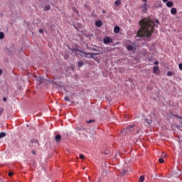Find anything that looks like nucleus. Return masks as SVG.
<instances>
[{
  "mask_svg": "<svg viewBox=\"0 0 182 182\" xmlns=\"http://www.w3.org/2000/svg\"><path fill=\"white\" fill-rule=\"evenodd\" d=\"M159 163H164V159H163V158H160L159 159Z\"/></svg>",
  "mask_w": 182,
  "mask_h": 182,
  "instance_id": "obj_23",
  "label": "nucleus"
},
{
  "mask_svg": "<svg viewBox=\"0 0 182 182\" xmlns=\"http://www.w3.org/2000/svg\"><path fill=\"white\" fill-rule=\"evenodd\" d=\"M64 100L65 102H70V98L69 97V96L66 95L65 97H64Z\"/></svg>",
  "mask_w": 182,
  "mask_h": 182,
  "instance_id": "obj_16",
  "label": "nucleus"
},
{
  "mask_svg": "<svg viewBox=\"0 0 182 182\" xmlns=\"http://www.w3.org/2000/svg\"><path fill=\"white\" fill-rule=\"evenodd\" d=\"M167 154H166L164 152L162 153V157H166Z\"/></svg>",
  "mask_w": 182,
  "mask_h": 182,
  "instance_id": "obj_29",
  "label": "nucleus"
},
{
  "mask_svg": "<svg viewBox=\"0 0 182 182\" xmlns=\"http://www.w3.org/2000/svg\"><path fill=\"white\" fill-rule=\"evenodd\" d=\"M93 50H96V49L93 48Z\"/></svg>",
  "mask_w": 182,
  "mask_h": 182,
  "instance_id": "obj_41",
  "label": "nucleus"
},
{
  "mask_svg": "<svg viewBox=\"0 0 182 182\" xmlns=\"http://www.w3.org/2000/svg\"><path fill=\"white\" fill-rule=\"evenodd\" d=\"M2 75V70L0 69V76Z\"/></svg>",
  "mask_w": 182,
  "mask_h": 182,
  "instance_id": "obj_34",
  "label": "nucleus"
},
{
  "mask_svg": "<svg viewBox=\"0 0 182 182\" xmlns=\"http://www.w3.org/2000/svg\"><path fill=\"white\" fill-rule=\"evenodd\" d=\"M3 100H4V102H6V97H4Z\"/></svg>",
  "mask_w": 182,
  "mask_h": 182,
  "instance_id": "obj_32",
  "label": "nucleus"
},
{
  "mask_svg": "<svg viewBox=\"0 0 182 182\" xmlns=\"http://www.w3.org/2000/svg\"><path fill=\"white\" fill-rule=\"evenodd\" d=\"M77 66H78V68H82V66H83V62L82 61H78L77 62Z\"/></svg>",
  "mask_w": 182,
  "mask_h": 182,
  "instance_id": "obj_14",
  "label": "nucleus"
},
{
  "mask_svg": "<svg viewBox=\"0 0 182 182\" xmlns=\"http://www.w3.org/2000/svg\"><path fill=\"white\" fill-rule=\"evenodd\" d=\"M80 159H81V160H85V156H83V154H80Z\"/></svg>",
  "mask_w": 182,
  "mask_h": 182,
  "instance_id": "obj_22",
  "label": "nucleus"
},
{
  "mask_svg": "<svg viewBox=\"0 0 182 182\" xmlns=\"http://www.w3.org/2000/svg\"><path fill=\"white\" fill-rule=\"evenodd\" d=\"M5 38V34L3 32H0V39H4Z\"/></svg>",
  "mask_w": 182,
  "mask_h": 182,
  "instance_id": "obj_18",
  "label": "nucleus"
},
{
  "mask_svg": "<svg viewBox=\"0 0 182 182\" xmlns=\"http://www.w3.org/2000/svg\"><path fill=\"white\" fill-rule=\"evenodd\" d=\"M9 177H12L14 176V173L9 172Z\"/></svg>",
  "mask_w": 182,
  "mask_h": 182,
  "instance_id": "obj_26",
  "label": "nucleus"
},
{
  "mask_svg": "<svg viewBox=\"0 0 182 182\" xmlns=\"http://www.w3.org/2000/svg\"><path fill=\"white\" fill-rule=\"evenodd\" d=\"M176 117H178V119H182V117H178V116H176Z\"/></svg>",
  "mask_w": 182,
  "mask_h": 182,
  "instance_id": "obj_36",
  "label": "nucleus"
},
{
  "mask_svg": "<svg viewBox=\"0 0 182 182\" xmlns=\"http://www.w3.org/2000/svg\"><path fill=\"white\" fill-rule=\"evenodd\" d=\"M141 28L138 31L136 36L139 38L146 36L150 38L154 32V21L151 18H144L139 21Z\"/></svg>",
  "mask_w": 182,
  "mask_h": 182,
  "instance_id": "obj_1",
  "label": "nucleus"
},
{
  "mask_svg": "<svg viewBox=\"0 0 182 182\" xmlns=\"http://www.w3.org/2000/svg\"><path fill=\"white\" fill-rule=\"evenodd\" d=\"M154 65H159V61H155V62L154 63Z\"/></svg>",
  "mask_w": 182,
  "mask_h": 182,
  "instance_id": "obj_31",
  "label": "nucleus"
},
{
  "mask_svg": "<svg viewBox=\"0 0 182 182\" xmlns=\"http://www.w3.org/2000/svg\"><path fill=\"white\" fill-rule=\"evenodd\" d=\"M147 6V2H145L144 4L142 6V8H146Z\"/></svg>",
  "mask_w": 182,
  "mask_h": 182,
  "instance_id": "obj_27",
  "label": "nucleus"
},
{
  "mask_svg": "<svg viewBox=\"0 0 182 182\" xmlns=\"http://www.w3.org/2000/svg\"><path fill=\"white\" fill-rule=\"evenodd\" d=\"M32 154H36V152L35 151H32Z\"/></svg>",
  "mask_w": 182,
  "mask_h": 182,
  "instance_id": "obj_33",
  "label": "nucleus"
},
{
  "mask_svg": "<svg viewBox=\"0 0 182 182\" xmlns=\"http://www.w3.org/2000/svg\"><path fill=\"white\" fill-rule=\"evenodd\" d=\"M154 73L157 74L160 73V68H159V66H154L153 68Z\"/></svg>",
  "mask_w": 182,
  "mask_h": 182,
  "instance_id": "obj_4",
  "label": "nucleus"
},
{
  "mask_svg": "<svg viewBox=\"0 0 182 182\" xmlns=\"http://www.w3.org/2000/svg\"><path fill=\"white\" fill-rule=\"evenodd\" d=\"M5 136H6V133H5V132L0 133V139L5 137Z\"/></svg>",
  "mask_w": 182,
  "mask_h": 182,
  "instance_id": "obj_15",
  "label": "nucleus"
},
{
  "mask_svg": "<svg viewBox=\"0 0 182 182\" xmlns=\"http://www.w3.org/2000/svg\"><path fill=\"white\" fill-rule=\"evenodd\" d=\"M179 69H180L181 70H182V63H180V64H179Z\"/></svg>",
  "mask_w": 182,
  "mask_h": 182,
  "instance_id": "obj_30",
  "label": "nucleus"
},
{
  "mask_svg": "<svg viewBox=\"0 0 182 182\" xmlns=\"http://www.w3.org/2000/svg\"><path fill=\"white\" fill-rule=\"evenodd\" d=\"M139 132H140V129L137 130V131H136V134H139Z\"/></svg>",
  "mask_w": 182,
  "mask_h": 182,
  "instance_id": "obj_38",
  "label": "nucleus"
},
{
  "mask_svg": "<svg viewBox=\"0 0 182 182\" xmlns=\"http://www.w3.org/2000/svg\"><path fill=\"white\" fill-rule=\"evenodd\" d=\"M121 4H122V1L120 0H117L114 1V5H116V6H120Z\"/></svg>",
  "mask_w": 182,
  "mask_h": 182,
  "instance_id": "obj_9",
  "label": "nucleus"
},
{
  "mask_svg": "<svg viewBox=\"0 0 182 182\" xmlns=\"http://www.w3.org/2000/svg\"><path fill=\"white\" fill-rule=\"evenodd\" d=\"M95 119H90L89 121H86V123L90 124L91 123H95Z\"/></svg>",
  "mask_w": 182,
  "mask_h": 182,
  "instance_id": "obj_17",
  "label": "nucleus"
},
{
  "mask_svg": "<svg viewBox=\"0 0 182 182\" xmlns=\"http://www.w3.org/2000/svg\"><path fill=\"white\" fill-rule=\"evenodd\" d=\"M114 33H119L120 32V27L115 26L114 28Z\"/></svg>",
  "mask_w": 182,
  "mask_h": 182,
  "instance_id": "obj_7",
  "label": "nucleus"
},
{
  "mask_svg": "<svg viewBox=\"0 0 182 182\" xmlns=\"http://www.w3.org/2000/svg\"><path fill=\"white\" fill-rule=\"evenodd\" d=\"M2 113H4V109L3 108L0 109V116H2Z\"/></svg>",
  "mask_w": 182,
  "mask_h": 182,
  "instance_id": "obj_24",
  "label": "nucleus"
},
{
  "mask_svg": "<svg viewBox=\"0 0 182 182\" xmlns=\"http://www.w3.org/2000/svg\"><path fill=\"white\" fill-rule=\"evenodd\" d=\"M160 7H161V5H159Z\"/></svg>",
  "mask_w": 182,
  "mask_h": 182,
  "instance_id": "obj_42",
  "label": "nucleus"
},
{
  "mask_svg": "<svg viewBox=\"0 0 182 182\" xmlns=\"http://www.w3.org/2000/svg\"><path fill=\"white\" fill-rule=\"evenodd\" d=\"M155 23H157L158 25L160 23V21H159V19H156V20L155 21Z\"/></svg>",
  "mask_w": 182,
  "mask_h": 182,
  "instance_id": "obj_28",
  "label": "nucleus"
},
{
  "mask_svg": "<svg viewBox=\"0 0 182 182\" xmlns=\"http://www.w3.org/2000/svg\"><path fill=\"white\" fill-rule=\"evenodd\" d=\"M171 14H172V15H176V14H177V9L176 8H172L171 9Z\"/></svg>",
  "mask_w": 182,
  "mask_h": 182,
  "instance_id": "obj_8",
  "label": "nucleus"
},
{
  "mask_svg": "<svg viewBox=\"0 0 182 182\" xmlns=\"http://www.w3.org/2000/svg\"><path fill=\"white\" fill-rule=\"evenodd\" d=\"M173 5H174V4L173 3V1H168L166 3V6L168 8H173Z\"/></svg>",
  "mask_w": 182,
  "mask_h": 182,
  "instance_id": "obj_6",
  "label": "nucleus"
},
{
  "mask_svg": "<svg viewBox=\"0 0 182 182\" xmlns=\"http://www.w3.org/2000/svg\"><path fill=\"white\" fill-rule=\"evenodd\" d=\"M112 42H113V38L109 36H106L103 39V43H105V45H109V43H112Z\"/></svg>",
  "mask_w": 182,
  "mask_h": 182,
  "instance_id": "obj_2",
  "label": "nucleus"
},
{
  "mask_svg": "<svg viewBox=\"0 0 182 182\" xmlns=\"http://www.w3.org/2000/svg\"><path fill=\"white\" fill-rule=\"evenodd\" d=\"M167 75H168V76H173V72L168 71V72L167 73Z\"/></svg>",
  "mask_w": 182,
  "mask_h": 182,
  "instance_id": "obj_21",
  "label": "nucleus"
},
{
  "mask_svg": "<svg viewBox=\"0 0 182 182\" xmlns=\"http://www.w3.org/2000/svg\"><path fill=\"white\" fill-rule=\"evenodd\" d=\"M162 1H163V2L166 3V2H167L168 0H162Z\"/></svg>",
  "mask_w": 182,
  "mask_h": 182,
  "instance_id": "obj_35",
  "label": "nucleus"
},
{
  "mask_svg": "<svg viewBox=\"0 0 182 182\" xmlns=\"http://www.w3.org/2000/svg\"><path fill=\"white\" fill-rule=\"evenodd\" d=\"M60 139H62V136L60 134H58L55 136V141H60Z\"/></svg>",
  "mask_w": 182,
  "mask_h": 182,
  "instance_id": "obj_12",
  "label": "nucleus"
},
{
  "mask_svg": "<svg viewBox=\"0 0 182 182\" xmlns=\"http://www.w3.org/2000/svg\"><path fill=\"white\" fill-rule=\"evenodd\" d=\"M144 2H147V0H142Z\"/></svg>",
  "mask_w": 182,
  "mask_h": 182,
  "instance_id": "obj_39",
  "label": "nucleus"
},
{
  "mask_svg": "<svg viewBox=\"0 0 182 182\" xmlns=\"http://www.w3.org/2000/svg\"><path fill=\"white\" fill-rule=\"evenodd\" d=\"M127 50H133V49H134V47L132 45H129L127 46Z\"/></svg>",
  "mask_w": 182,
  "mask_h": 182,
  "instance_id": "obj_11",
  "label": "nucleus"
},
{
  "mask_svg": "<svg viewBox=\"0 0 182 182\" xmlns=\"http://www.w3.org/2000/svg\"><path fill=\"white\" fill-rule=\"evenodd\" d=\"M102 14H106V11L103 10Z\"/></svg>",
  "mask_w": 182,
  "mask_h": 182,
  "instance_id": "obj_37",
  "label": "nucleus"
},
{
  "mask_svg": "<svg viewBox=\"0 0 182 182\" xmlns=\"http://www.w3.org/2000/svg\"><path fill=\"white\" fill-rule=\"evenodd\" d=\"M72 52H80V53H84V55H90V56H92V54L90 53H83V51H82L81 50H78V49H71Z\"/></svg>",
  "mask_w": 182,
  "mask_h": 182,
  "instance_id": "obj_3",
  "label": "nucleus"
},
{
  "mask_svg": "<svg viewBox=\"0 0 182 182\" xmlns=\"http://www.w3.org/2000/svg\"><path fill=\"white\" fill-rule=\"evenodd\" d=\"M143 9H144L143 11H146V8H143Z\"/></svg>",
  "mask_w": 182,
  "mask_h": 182,
  "instance_id": "obj_40",
  "label": "nucleus"
},
{
  "mask_svg": "<svg viewBox=\"0 0 182 182\" xmlns=\"http://www.w3.org/2000/svg\"><path fill=\"white\" fill-rule=\"evenodd\" d=\"M39 33H43V30L42 28H40L38 30Z\"/></svg>",
  "mask_w": 182,
  "mask_h": 182,
  "instance_id": "obj_25",
  "label": "nucleus"
},
{
  "mask_svg": "<svg viewBox=\"0 0 182 182\" xmlns=\"http://www.w3.org/2000/svg\"><path fill=\"white\" fill-rule=\"evenodd\" d=\"M45 11H49V9H50V6H46L44 8Z\"/></svg>",
  "mask_w": 182,
  "mask_h": 182,
  "instance_id": "obj_20",
  "label": "nucleus"
},
{
  "mask_svg": "<svg viewBox=\"0 0 182 182\" xmlns=\"http://www.w3.org/2000/svg\"><path fill=\"white\" fill-rule=\"evenodd\" d=\"M102 21H97L96 22V26H98V28H100V26H102Z\"/></svg>",
  "mask_w": 182,
  "mask_h": 182,
  "instance_id": "obj_13",
  "label": "nucleus"
},
{
  "mask_svg": "<svg viewBox=\"0 0 182 182\" xmlns=\"http://www.w3.org/2000/svg\"><path fill=\"white\" fill-rule=\"evenodd\" d=\"M134 126H129L127 127V132H129V133H132L133 132Z\"/></svg>",
  "mask_w": 182,
  "mask_h": 182,
  "instance_id": "obj_5",
  "label": "nucleus"
},
{
  "mask_svg": "<svg viewBox=\"0 0 182 182\" xmlns=\"http://www.w3.org/2000/svg\"><path fill=\"white\" fill-rule=\"evenodd\" d=\"M144 122L145 123H146L148 125L151 124V119H144Z\"/></svg>",
  "mask_w": 182,
  "mask_h": 182,
  "instance_id": "obj_10",
  "label": "nucleus"
},
{
  "mask_svg": "<svg viewBox=\"0 0 182 182\" xmlns=\"http://www.w3.org/2000/svg\"><path fill=\"white\" fill-rule=\"evenodd\" d=\"M144 181V176H141L139 178V182H143Z\"/></svg>",
  "mask_w": 182,
  "mask_h": 182,
  "instance_id": "obj_19",
  "label": "nucleus"
}]
</instances>
